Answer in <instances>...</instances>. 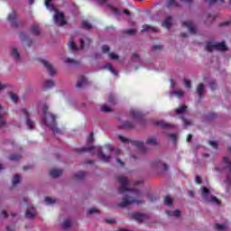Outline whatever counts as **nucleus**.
I'll return each instance as SVG.
<instances>
[{"label": "nucleus", "mask_w": 231, "mask_h": 231, "mask_svg": "<svg viewBox=\"0 0 231 231\" xmlns=\"http://www.w3.org/2000/svg\"><path fill=\"white\" fill-rule=\"evenodd\" d=\"M117 181L121 184L118 188L119 194H124V192H131L134 198H142V191L138 189H130L129 187V180L124 176H117Z\"/></svg>", "instance_id": "nucleus-1"}, {"label": "nucleus", "mask_w": 231, "mask_h": 231, "mask_svg": "<svg viewBox=\"0 0 231 231\" xmlns=\"http://www.w3.org/2000/svg\"><path fill=\"white\" fill-rule=\"evenodd\" d=\"M43 124L50 127L54 134H60L61 131L57 127V116L53 114H48L43 116Z\"/></svg>", "instance_id": "nucleus-2"}, {"label": "nucleus", "mask_w": 231, "mask_h": 231, "mask_svg": "<svg viewBox=\"0 0 231 231\" xmlns=\"http://www.w3.org/2000/svg\"><path fill=\"white\" fill-rule=\"evenodd\" d=\"M94 140H95L94 139V134H93V133H91L89 134V136L88 137V139H87V145L88 146L83 147L81 149H78L77 152L79 154H82L84 152H90V154H93L95 152V149H96L95 146H93Z\"/></svg>", "instance_id": "nucleus-3"}, {"label": "nucleus", "mask_w": 231, "mask_h": 231, "mask_svg": "<svg viewBox=\"0 0 231 231\" xmlns=\"http://www.w3.org/2000/svg\"><path fill=\"white\" fill-rule=\"evenodd\" d=\"M134 203H136V205H140L143 203V200H138L131 196L125 195L123 198V201L118 204V207H120L121 208H125V207H129V205H133Z\"/></svg>", "instance_id": "nucleus-4"}, {"label": "nucleus", "mask_w": 231, "mask_h": 231, "mask_svg": "<svg viewBox=\"0 0 231 231\" xmlns=\"http://www.w3.org/2000/svg\"><path fill=\"white\" fill-rule=\"evenodd\" d=\"M207 51H214V50H217V51H226L227 47L225 42L221 43H213L212 42H208L206 45Z\"/></svg>", "instance_id": "nucleus-5"}, {"label": "nucleus", "mask_w": 231, "mask_h": 231, "mask_svg": "<svg viewBox=\"0 0 231 231\" xmlns=\"http://www.w3.org/2000/svg\"><path fill=\"white\" fill-rule=\"evenodd\" d=\"M54 23L56 24H59L60 26H64V24H67L66 18L63 13L56 11V14L54 15Z\"/></svg>", "instance_id": "nucleus-6"}, {"label": "nucleus", "mask_w": 231, "mask_h": 231, "mask_svg": "<svg viewBox=\"0 0 231 231\" xmlns=\"http://www.w3.org/2000/svg\"><path fill=\"white\" fill-rule=\"evenodd\" d=\"M7 20L10 21L12 28H17V26H19V23H17V14L15 11H12L8 14Z\"/></svg>", "instance_id": "nucleus-7"}, {"label": "nucleus", "mask_w": 231, "mask_h": 231, "mask_svg": "<svg viewBox=\"0 0 231 231\" xmlns=\"http://www.w3.org/2000/svg\"><path fill=\"white\" fill-rule=\"evenodd\" d=\"M40 62L44 66V68H46V69H48L50 75L53 76L57 74V71L55 70V69H53V65H51L50 61L41 60Z\"/></svg>", "instance_id": "nucleus-8"}, {"label": "nucleus", "mask_w": 231, "mask_h": 231, "mask_svg": "<svg viewBox=\"0 0 231 231\" xmlns=\"http://www.w3.org/2000/svg\"><path fill=\"white\" fill-rule=\"evenodd\" d=\"M21 111H22L23 115H24V116L26 118L27 126L30 129H33L34 123H33V121H32L30 119V113L26 109H24V108H22Z\"/></svg>", "instance_id": "nucleus-9"}, {"label": "nucleus", "mask_w": 231, "mask_h": 231, "mask_svg": "<svg viewBox=\"0 0 231 231\" xmlns=\"http://www.w3.org/2000/svg\"><path fill=\"white\" fill-rule=\"evenodd\" d=\"M181 26L188 28L189 33L192 35H196V26L193 25L191 22H183Z\"/></svg>", "instance_id": "nucleus-10"}, {"label": "nucleus", "mask_w": 231, "mask_h": 231, "mask_svg": "<svg viewBox=\"0 0 231 231\" xmlns=\"http://www.w3.org/2000/svg\"><path fill=\"white\" fill-rule=\"evenodd\" d=\"M132 145H134L141 151V152H146L147 148H145V144L142 141H131Z\"/></svg>", "instance_id": "nucleus-11"}, {"label": "nucleus", "mask_w": 231, "mask_h": 231, "mask_svg": "<svg viewBox=\"0 0 231 231\" xmlns=\"http://www.w3.org/2000/svg\"><path fill=\"white\" fill-rule=\"evenodd\" d=\"M97 157L101 162H105V163H107L111 160V156H106L105 152H102V150H99L97 152Z\"/></svg>", "instance_id": "nucleus-12"}, {"label": "nucleus", "mask_w": 231, "mask_h": 231, "mask_svg": "<svg viewBox=\"0 0 231 231\" xmlns=\"http://www.w3.org/2000/svg\"><path fill=\"white\" fill-rule=\"evenodd\" d=\"M155 125H159L162 129H171L174 125L166 123L165 121H156Z\"/></svg>", "instance_id": "nucleus-13"}, {"label": "nucleus", "mask_w": 231, "mask_h": 231, "mask_svg": "<svg viewBox=\"0 0 231 231\" xmlns=\"http://www.w3.org/2000/svg\"><path fill=\"white\" fill-rule=\"evenodd\" d=\"M62 169H52L50 171V176H51V178H59L60 176H62Z\"/></svg>", "instance_id": "nucleus-14"}, {"label": "nucleus", "mask_w": 231, "mask_h": 231, "mask_svg": "<svg viewBox=\"0 0 231 231\" xmlns=\"http://www.w3.org/2000/svg\"><path fill=\"white\" fill-rule=\"evenodd\" d=\"M132 217L138 223H142L145 219V215L142 213H133Z\"/></svg>", "instance_id": "nucleus-15"}, {"label": "nucleus", "mask_w": 231, "mask_h": 231, "mask_svg": "<svg viewBox=\"0 0 231 231\" xmlns=\"http://www.w3.org/2000/svg\"><path fill=\"white\" fill-rule=\"evenodd\" d=\"M20 39L24 42H27V46H32V44L33 43V41L30 40V38L28 37V34L24 33V32H21L20 33Z\"/></svg>", "instance_id": "nucleus-16"}, {"label": "nucleus", "mask_w": 231, "mask_h": 231, "mask_svg": "<svg viewBox=\"0 0 231 231\" xmlns=\"http://www.w3.org/2000/svg\"><path fill=\"white\" fill-rule=\"evenodd\" d=\"M11 55L14 60L16 61L21 60V54L19 53V51L17 50V48H13L11 50Z\"/></svg>", "instance_id": "nucleus-17"}, {"label": "nucleus", "mask_w": 231, "mask_h": 231, "mask_svg": "<svg viewBox=\"0 0 231 231\" xmlns=\"http://www.w3.org/2000/svg\"><path fill=\"white\" fill-rule=\"evenodd\" d=\"M87 82H88V79H86V77L79 76L76 88L78 89H80V88H82V86H84V84H86Z\"/></svg>", "instance_id": "nucleus-18"}, {"label": "nucleus", "mask_w": 231, "mask_h": 231, "mask_svg": "<svg viewBox=\"0 0 231 231\" xmlns=\"http://www.w3.org/2000/svg\"><path fill=\"white\" fill-rule=\"evenodd\" d=\"M25 217L27 219H33V217H35V208L33 207H32L31 209L26 210Z\"/></svg>", "instance_id": "nucleus-19"}, {"label": "nucleus", "mask_w": 231, "mask_h": 231, "mask_svg": "<svg viewBox=\"0 0 231 231\" xmlns=\"http://www.w3.org/2000/svg\"><path fill=\"white\" fill-rule=\"evenodd\" d=\"M142 32H158V27H152L149 24H143V29L141 30Z\"/></svg>", "instance_id": "nucleus-20"}, {"label": "nucleus", "mask_w": 231, "mask_h": 231, "mask_svg": "<svg viewBox=\"0 0 231 231\" xmlns=\"http://www.w3.org/2000/svg\"><path fill=\"white\" fill-rule=\"evenodd\" d=\"M121 129H134V125L130 121H125L122 123Z\"/></svg>", "instance_id": "nucleus-21"}, {"label": "nucleus", "mask_w": 231, "mask_h": 231, "mask_svg": "<svg viewBox=\"0 0 231 231\" xmlns=\"http://www.w3.org/2000/svg\"><path fill=\"white\" fill-rule=\"evenodd\" d=\"M130 116L131 118H134V120H140V118H142V114L139 111L131 110Z\"/></svg>", "instance_id": "nucleus-22"}, {"label": "nucleus", "mask_w": 231, "mask_h": 231, "mask_svg": "<svg viewBox=\"0 0 231 231\" xmlns=\"http://www.w3.org/2000/svg\"><path fill=\"white\" fill-rule=\"evenodd\" d=\"M205 93V85L204 84H199L197 87V94L199 95V98H203V94Z\"/></svg>", "instance_id": "nucleus-23"}, {"label": "nucleus", "mask_w": 231, "mask_h": 231, "mask_svg": "<svg viewBox=\"0 0 231 231\" xmlns=\"http://www.w3.org/2000/svg\"><path fill=\"white\" fill-rule=\"evenodd\" d=\"M91 42H93V41L90 38H86L85 41L80 39L79 40V48H81V50L84 48V46H86V44L88 46H89V44H91Z\"/></svg>", "instance_id": "nucleus-24"}, {"label": "nucleus", "mask_w": 231, "mask_h": 231, "mask_svg": "<svg viewBox=\"0 0 231 231\" xmlns=\"http://www.w3.org/2000/svg\"><path fill=\"white\" fill-rule=\"evenodd\" d=\"M162 26L168 29L171 28V26H172V17L167 16L164 22L162 23Z\"/></svg>", "instance_id": "nucleus-25"}, {"label": "nucleus", "mask_w": 231, "mask_h": 231, "mask_svg": "<svg viewBox=\"0 0 231 231\" xmlns=\"http://www.w3.org/2000/svg\"><path fill=\"white\" fill-rule=\"evenodd\" d=\"M31 33H32V35H41V31H39V26H37V24L32 25Z\"/></svg>", "instance_id": "nucleus-26"}, {"label": "nucleus", "mask_w": 231, "mask_h": 231, "mask_svg": "<svg viewBox=\"0 0 231 231\" xmlns=\"http://www.w3.org/2000/svg\"><path fill=\"white\" fill-rule=\"evenodd\" d=\"M223 162H224L228 172L231 173V162L228 160V157L225 156L223 158Z\"/></svg>", "instance_id": "nucleus-27"}, {"label": "nucleus", "mask_w": 231, "mask_h": 231, "mask_svg": "<svg viewBox=\"0 0 231 231\" xmlns=\"http://www.w3.org/2000/svg\"><path fill=\"white\" fill-rule=\"evenodd\" d=\"M108 104H110V106L116 104V97L112 93L108 95Z\"/></svg>", "instance_id": "nucleus-28"}, {"label": "nucleus", "mask_w": 231, "mask_h": 231, "mask_svg": "<svg viewBox=\"0 0 231 231\" xmlns=\"http://www.w3.org/2000/svg\"><path fill=\"white\" fill-rule=\"evenodd\" d=\"M21 158H22L21 154H17V153H14L9 156V160L11 162H19Z\"/></svg>", "instance_id": "nucleus-29"}, {"label": "nucleus", "mask_w": 231, "mask_h": 231, "mask_svg": "<svg viewBox=\"0 0 231 231\" xmlns=\"http://www.w3.org/2000/svg\"><path fill=\"white\" fill-rule=\"evenodd\" d=\"M146 144L147 145H155V146H158V140L156 138H149L147 141H146Z\"/></svg>", "instance_id": "nucleus-30"}, {"label": "nucleus", "mask_w": 231, "mask_h": 231, "mask_svg": "<svg viewBox=\"0 0 231 231\" xmlns=\"http://www.w3.org/2000/svg\"><path fill=\"white\" fill-rule=\"evenodd\" d=\"M105 68L106 69H109L110 72H112L113 75H118V72L113 68V65H111V63L106 64Z\"/></svg>", "instance_id": "nucleus-31"}, {"label": "nucleus", "mask_w": 231, "mask_h": 231, "mask_svg": "<svg viewBox=\"0 0 231 231\" xmlns=\"http://www.w3.org/2000/svg\"><path fill=\"white\" fill-rule=\"evenodd\" d=\"M187 111V106L183 105L180 107L177 108L175 110L176 115H181L182 113H185Z\"/></svg>", "instance_id": "nucleus-32"}, {"label": "nucleus", "mask_w": 231, "mask_h": 231, "mask_svg": "<svg viewBox=\"0 0 231 231\" xmlns=\"http://www.w3.org/2000/svg\"><path fill=\"white\" fill-rule=\"evenodd\" d=\"M62 227L65 229L71 228V220L65 219L62 223Z\"/></svg>", "instance_id": "nucleus-33"}, {"label": "nucleus", "mask_w": 231, "mask_h": 231, "mask_svg": "<svg viewBox=\"0 0 231 231\" xmlns=\"http://www.w3.org/2000/svg\"><path fill=\"white\" fill-rule=\"evenodd\" d=\"M76 180H84L86 178V172L84 171H79L78 173L75 174Z\"/></svg>", "instance_id": "nucleus-34"}, {"label": "nucleus", "mask_w": 231, "mask_h": 231, "mask_svg": "<svg viewBox=\"0 0 231 231\" xmlns=\"http://www.w3.org/2000/svg\"><path fill=\"white\" fill-rule=\"evenodd\" d=\"M20 182H21V175L19 174L14 175V177L13 178V185L14 186L18 185V183Z\"/></svg>", "instance_id": "nucleus-35"}, {"label": "nucleus", "mask_w": 231, "mask_h": 231, "mask_svg": "<svg viewBox=\"0 0 231 231\" xmlns=\"http://www.w3.org/2000/svg\"><path fill=\"white\" fill-rule=\"evenodd\" d=\"M44 86H45L46 89H50V88H53V86H55V82H53V80H46L44 83Z\"/></svg>", "instance_id": "nucleus-36"}, {"label": "nucleus", "mask_w": 231, "mask_h": 231, "mask_svg": "<svg viewBox=\"0 0 231 231\" xmlns=\"http://www.w3.org/2000/svg\"><path fill=\"white\" fill-rule=\"evenodd\" d=\"M82 27L85 28V30H91V28H93V26L91 25V23H89L88 21L84 20L82 22Z\"/></svg>", "instance_id": "nucleus-37"}, {"label": "nucleus", "mask_w": 231, "mask_h": 231, "mask_svg": "<svg viewBox=\"0 0 231 231\" xmlns=\"http://www.w3.org/2000/svg\"><path fill=\"white\" fill-rule=\"evenodd\" d=\"M65 62H66V64H74V66H79V61H77L73 59H70V58H67L65 60Z\"/></svg>", "instance_id": "nucleus-38"}, {"label": "nucleus", "mask_w": 231, "mask_h": 231, "mask_svg": "<svg viewBox=\"0 0 231 231\" xmlns=\"http://www.w3.org/2000/svg\"><path fill=\"white\" fill-rule=\"evenodd\" d=\"M69 48L74 51H77V50H79V45H77V43L73 42V39L70 40Z\"/></svg>", "instance_id": "nucleus-39"}, {"label": "nucleus", "mask_w": 231, "mask_h": 231, "mask_svg": "<svg viewBox=\"0 0 231 231\" xmlns=\"http://www.w3.org/2000/svg\"><path fill=\"white\" fill-rule=\"evenodd\" d=\"M164 205H167L168 207H171L172 205V199L171 197L167 196L164 198Z\"/></svg>", "instance_id": "nucleus-40"}, {"label": "nucleus", "mask_w": 231, "mask_h": 231, "mask_svg": "<svg viewBox=\"0 0 231 231\" xmlns=\"http://www.w3.org/2000/svg\"><path fill=\"white\" fill-rule=\"evenodd\" d=\"M107 8H108V10H112L113 13H114L116 15H118V14H120V11L118 10V8H116V7L111 5H107Z\"/></svg>", "instance_id": "nucleus-41"}, {"label": "nucleus", "mask_w": 231, "mask_h": 231, "mask_svg": "<svg viewBox=\"0 0 231 231\" xmlns=\"http://www.w3.org/2000/svg\"><path fill=\"white\" fill-rule=\"evenodd\" d=\"M44 201H45V203H47V205H53V204H55L56 200L54 199L50 198V197H46L44 199Z\"/></svg>", "instance_id": "nucleus-42"}, {"label": "nucleus", "mask_w": 231, "mask_h": 231, "mask_svg": "<svg viewBox=\"0 0 231 231\" xmlns=\"http://www.w3.org/2000/svg\"><path fill=\"white\" fill-rule=\"evenodd\" d=\"M215 228L216 230L223 231V230H226V226L221 225V224H216Z\"/></svg>", "instance_id": "nucleus-43"}, {"label": "nucleus", "mask_w": 231, "mask_h": 231, "mask_svg": "<svg viewBox=\"0 0 231 231\" xmlns=\"http://www.w3.org/2000/svg\"><path fill=\"white\" fill-rule=\"evenodd\" d=\"M172 5H174L175 6H180V5H178V3H176V0H168L166 6H167V8H171V6H172Z\"/></svg>", "instance_id": "nucleus-44"}, {"label": "nucleus", "mask_w": 231, "mask_h": 231, "mask_svg": "<svg viewBox=\"0 0 231 231\" xmlns=\"http://www.w3.org/2000/svg\"><path fill=\"white\" fill-rule=\"evenodd\" d=\"M202 194H204L205 198H208L210 196V189L208 188H202Z\"/></svg>", "instance_id": "nucleus-45"}, {"label": "nucleus", "mask_w": 231, "mask_h": 231, "mask_svg": "<svg viewBox=\"0 0 231 231\" xmlns=\"http://www.w3.org/2000/svg\"><path fill=\"white\" fill-rule=\"evenodd\" d=\"M126 35H134L136 34V30L135 29H128L124 32Z\"/></svg>", "instance_id": "nucleus-46"}, {"label": "nucleus", "mask_w": 231, "mask_h": 231, "mask_svg": "<svg viewBox=\"0 0 231 231\" xmlns=\"http://www.w3.org/2000/svg\"><path fill=\"white\" fill-rule=\"evenodd\" d=\"M211 202L214 203L215 205H221V201L217 197H212L211 198Z\"/></svg>", "instance_id": "nucleus-47"}, {"label": "nucleus", "mask_w": 231, "mask_h": 231, "mask_svg": "<svg viewBox=\"0 0 231 231\" xmlns=\"http://www.w3.org/2000/svg\"><path fill=\"white\" fill-rule=\"evenodd\" d=\"M97 212H98V209H97V208H90L88 210L87 214H88V216H91V214H97Z\"/></svg>", "instance_id": "nucleus-48"}, {"label": "nucleus", "mask_w": 231, "mask_h": 231, "mask_svg": "<svg viewBox=\"0 0 231 231\" xmlns=\"http://www.w3.org/2000/svg\"><path fill=\"white\" fill-rule=\"evenodd\" d=\"M45 6L47 8H51V10H53V4H51V0H45Z\"/></svg>", "instance_id": "nucleus-49"}, {"label": "nucleus", "mask_w": 231, "mask_h": 231, "mask_svg": "<svg viewBox=\"0 0 231 231\" xmlns=\"http://www.w3.org/2000/svg\"><path fill=\"white\" fill-rule=\"evenodd\" d=\"M109 59H111L112 60H118V54H116L115 52H110Z\"/></svg>", "instance_id": "nucleus-50"}, {"label": "nucleus", "mask_w": 231, "mask_h": 231, "mask_svg": "<svg viewBox=\"0 0 231 231\" xmlns=\"http://www.w3.org/2000/svg\"><path fill=\"white\" fill-rule=\"evenodd\" d=\"M208 143H209V145H211V147L213 149H217V147H218L217 142H216V141H208Z\"/></svg>", "instance_id": "nucleus-51"}, {"label": "nucleus", "mask_w": 231, "mask_h": 231, "mask_svg": "<svg viewBox=\"0 0 231 231\" xmlns=\"http://www.w3.org/2000/svg\"><path fill=\"white\" fill-rule=\"evenodd\" d=\"M42 111H43V116H46L50 115V112H48V106L43 105L42 106Z\"/></svg>", "instance_id": "nucleus-52"}, {"label": "nucleus", "mask_w": 231, "mask_h": 231, "mask_svg": "<svg viewBox=\"0 0 231 231\" xmlns=\"http://www.w3.org/2000/svg\"><path fill=\"white\" fill-rule=\"evenodd\" d=\"M10 97H11V100H13V102H17V100H19V97L14 93L11 92Z\"/></svg>", "instance_id": "nucleus-53"}, {"label": "nucleus", "mask_w": 231, "mask_h": 231, "mask_svg": "<svg viewBox=\"0 0 231 231\" xmlns=\"http://www.w3.org/2000/svg\"><path fill=\"white\" fill-rule=\"evenodd\" d=\"M118 139L120 140V142H122L123 143H129V139H127L126 137H124L122 135H118Z\"/></svg>", "instance_id": "nucleus-54"}, {"label": "nucleus", "mask_w": 231, "mask_h": 231, "mask_svg": "<svg viewBox=\"0 0 231 231\" xmlns=\"http://www.w3.org/2000/svg\"><path fill=\"white\" fill-rule=\"evenodd\" d=\"M101 111H102L103 113H109V111H111V107H110V106H103L101 107Z\"/></svg>", "instance_id": "nucleus-55"}, {"label": "nucleus", "mask_w": 231, "mask_h": 231, "mask_svg": "<svg viewBox=\"0 0 231 231\" xmlns=\"http://www.w3.org/2000/svg\"><path fill=\"white\" fill-rule=\"evenodd\" d=\"M184 84H185V88H192V83L190 82V80H188L187 79H184Z\"/></svg>", "instance_id": "nucleus-56"}, {"label": "nucleus", "mask_w": 231, "mask_h": 231, "mask_svg": "<svg viewBox=\"0 0 231 231\" xmlns=\"http://www.w3.org/2000/svg\"><path fill=\"white\" fill-rule=\"evenodd\" d=\"M180 119L182 120L184 125H192V123L189 121L188 119H185L184 116H181Z\"/></svg>", "instance_id": "nucleus-57"}, {"label": "nucleus", "mask_w": 231, "mask_h": 231, "mask_svg": "<svg viewBox=\"0 0 231 231\" xmlns=\"http://www.w3.org/2000/svg\"><path fill=\"white\" fill-rule=\"evenodd\" d=\"M110 50L111 49L107 45H103V47H102L103 53H109Z\"/></svg>", "instance_id": "nucleus-58"}, {"label": "nucleus", "mask_w": 231, "mask_h": 231, "mask_svg": "<svg viewBox=\"0 0 231 231\" xmlns=\"http://www.w3.org/2000/svg\"><path fill=\"white\" fill-rule=\"evenodd\" d=\"M173 95H175L179 98H181V97H183V91L176 90L173 92Z\"/></svg>", "instance_id": "nucleus-59"}, {"label": "nucleus", "mask_w": 231, "mask_h": 231, "mask_svg": "<svg viewBox=\"0 0 231 231\" xmlns=\"http://www.w3.org/2000/svg\"><path fill=\"white\" fill-rule=\"evenodd\" d=\"M169 136L172 140V142L176 143V141L178 140V135H176V134H170Z\"/></svg>", "instance_id": "nucleus-60"}, {"label": "nucleus", "mask_w": 231, "mask_h": 231, "mask_svg": "<svg viewBox=\"0 0 231 231\" xmlns=\"http://www.w3.org/2000/svg\"><path fill=\"white\" fill-rule=\"evenodd\" d=\"M216 116H217V115H216L215 113H209V114L207 116V119H208V120H212V119L216 118Z\"/></svg>", "instance_id": "nucleus-61"}, {"label": "nucleus", "mask_w": 231, "mask_h": 231, "mask_svg": "<svg viewBox=\"0 0 231 231\" xmlns=\"http://www.w3.org/2000/svg\"><path fill=\"white\" fill-rule=\"evenodd\" d=\"M162 45H153L152 47V51H158V50H162Z\"/></svg>", "instance_id": "nucleus-62"}, {"label": "nucleus", "mask_w": 231, "mask_h": 231, "mask_svg": "<svg viewBox=\"0 0 231 231\" xmlns=\"http://www.w3.org/2000/svg\"><path fill=\"white\" fill-rule=\"evenodd\" d=\"M216 88H217V84L216 83V81H211V83H210V89L212 91H214V89H216Z\"/></svg>", "instance_id": "nucleus-63"}, {"label": "nucleus", "mask_w": 231, "mask_h": 231, "mask_svg": "<svg viewBox=\"0 0 231 231\" xmlns=\"http://www.w3.org/2000/svg\"><path fill=\"white\" fill-rule=\"evenodd\" d=\"M173 216H175V217H180V216H181V211H180V209H176L173 211Z\"/></svg>", "instance_id": "nucleus-64"}]
</instances>
